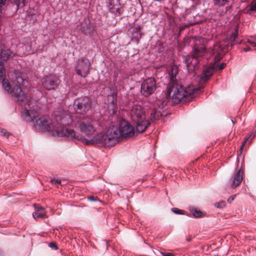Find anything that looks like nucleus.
Segmentation results:
<instances>
[{"label": "nucleus", "instance_id": "nucleus-1", "mask_svg": "<svg viewBox=\"0 0 256 256\" xmlns=\"http://www.w3.org/2000/svg\"><path fill=\"white\" fill-rule=\"evenodd\" d=\"M200 88H184L178 84L168 86L167 92L165 94V99L157 100L152 107L150 108L148 114H150V120L154 122L163 116L164 110L167 108L166 106L168 104L170 105L172 102L178 104L190 100L199 94Z\"/></svg>", "mask_w": 256, "mask_h": 256}, {"label": "nucleus", "instance_id": "nucleus-2", "mask_svg": "<svg viewBox=\"0 0 256 256\" xmlns=\"http://www.w3.org/2000/svg\"><path fill=\"white\" fill-rule=\"evenodd\" d=\"M64 134L63 132L61 134L66 136L67 139L72 140H81L86 145H98L99 146H110V144L106 137L104 132L98 133L92 138L88 140L79 134H76L74 130L64 129Z\"/></svg>", "mask_w": 256, "mask_h": 256}, {"label": "nucleus", "instance_id": "nucleus-3", "mask_svg": "<svg viewBox=\"0 0 256 256\" xmlns=\"http://www.w3.org/2000/svg\"><path fill=\"white\" fill-rule=\"evenodd\" d=\"M34 127L36 129L39 130L50 132L54 136L64 137L67 139L66 136L61 134L62 132L65 133L64 129L66 128L56 126L54 118L51 120L48 116H42L37 120L34 124Z\"/></svg>", "mask_w": 256, "mask_h": 256}, {"label": "nucleus", "instance_id": "nucleus-4", "mask_svg": "<svg viewBox=\"0 0 256 256\" xmlns=\"http://www.w3.org/2000/svg\"><path fill=\"white\" fill-rule=\"evenodd\" d=\"M226 50H229L228 46H226V48H224L222 44L218 43L214 46L212 54L215 55L214 62L212 64L204 68L200 76V78L202 80H208L212 76L214 72L218 70V62L222 58V52H224Z\"/></svg>", "mask_w": 256, "mask_h": 256}, {"label": "nucleus", "instance_id": "nucleus-5", "mask_svg": "<svg viewBox=\"0 0 256 256\" xmlns=\"http://www.w3.org/2000/svg\"><path fill=\"white\" fill-rule=\"evenodd\" d=\"M130 117L135 124L136 130L139 133L144 132L150 124V122L146 118V112L140 105L136 104L132 107Z\"/></svg>", "mask_w": 256, "mask_h": 256}, {"label": "nucleus", "instance_id": "nucleus-6", "mask_svg": "<svg viewBox=\"0 0 256 256\" xmlns=\"http://www.w3.org/2000/svg\"><path fill=\"white\" fill-rule=\"evenodd\" d=\"M205 47L202 45L196 44L193 48L191 56H183V60L186 64L188 72H192L198 69V58L202 56L205 53Z\"/></svg>", "mask_w": 256, "mask_h": 256}, {"label": "nucleus", "instance_id": "nucleus-7", "mask_svg": "<svg viewBox=\"0 0 256 256\" xmlns=\"http://www.w3.org/2000/svg\"><path fill=\"white\" fill-rule=\"evenodd\" d=\"M98 122L95 120L87 118H80L76 124V126L87 136H92L96 130Z\"/></svg>", "mask_w": 256, "mask_h": 256}, {"label": "nucleus", "instance_id": "nucleus-8", "mask_svg": "<svg viewBox=\"0 0 256 256\" xmlns=\"http://www.w3.org/2000/svg\"><path fill=\"white\" fill-rule=\"evenodd\" d=\"M2 83L4 90L15 96L18 101L24 102L26 99V96L19 86L16 85L12 89L10 83L6 78H2Z\"/></svg>", "mask_w": 256, "mask_h": 256}, {"label": "nucleus", "instance_id": "nucleus-9", "mask_svg": "<svg viewBox=\"0 0 256 256\" xmlns=\"http://www.w3.org/2000/svg\"><path fill=\"white\" fill-rule=\"evenodd\" d=\"M74 108L77 113H86L91 107V102L88 96L76 98L74 102Z\"/></svg>", "mask_w": 256, "mask_h": 256}, {"label": "nucleus", "instance_id": "nucleus-10", "mask_svg": "<svg viewBox=\"0 0 256 256\" xmlns=\"http://www.w3.org/2000/svg\"><path fill=\"white\" fill-rule=\"evenodd\" d=\"M54 116L56 126L73 130L66 126L72 124L73 122V120L70 115L62 112H58L57 114L54 112Z\"/></svg>", "mask_w": 256, "mask_h": 256}, {"label": "nucleus", "instance_id": "nucleus-11", "mask_svg": "<svg viewBox=\"0 0 256 256\" xmlns=\"http://www.w3.org/2000/svg\"><path fill=\"white\" fill-rule=\"evenodd\" d=\"M90 63L88 60L85 58L78 59L76 64V74L81 76L85 77L89 73Z\"/></svg>", "mask_w": 256, "mask_h": 256}, {"label": "nucleus", "instance_id": "nucleus-12", "mask_svg": "<svg viewBox=\"0 0 256 256\" xmlns=\"http://www.w3.org/2000/svg\"><path fill=\"white\" fill-rule=\"evenodd\" d=\"M156 88L155 80L152 78H149L142 82L141 93L144 96H148L155 92Z\"/></svg>", "mask_w": 256, "mask_h": 256}, {"label": "nucleus", "instance_id": "nucleus-13", "mask_svg": "<svg viewBox=\"0 0 256 256\" xmlns=\"http://www.w3.org/2000/svg\"><path fill=\"white\" fill-rule=\"evenodd\" d=\"M104 133L107 140L110 142L109 144H110V146L115 145L121 136L119 128L117 126H109Z\"/></svg>", "mask_w": 256, "mask_h": 256}, {"label": "nucleus", "instance_id": "nucleus-14", "mask_svg": "<svg viewBox=\"0 0 256 256\" xmlns=\"http://www.w3.org/2000/svg\"><path fill=\"white\" fill-rule=\"evenodd\" d=\"M43 87L46 90H52L56 88L60 83L59 78L54 74H50L42 80Z\"/></svg>", "mask_w": 256, "mask_h": 256}, {"label": "nucleus", "instance_id": "nucleus-15", "mask_svg": "<svg viewBox=\"0 0 256 256\" xmlns=\"http://www.w3.org/2000/svg\"><path fill=\"white\" fill-rule=\"evenodd\" d=\"M119 129L122 137H130L134 135V128L124 119L120 121Z\"/></svg>", "mask_w": 256, "mask_h": 256}, {"label": "nucleus", "instance_id": "nucleus-16", "mask_svg": "<svg viewBox=\"0 0 256 256\" xmlns=\"http://www.w3.org/2000/svg\"><path fill=\"white\" fill-rule=\"evenodd\" d=\"M16 55L15 52L7 48L4 44L0 46V60L6 61L14 58Z\"/></svg>", "mask_w": 256, "mask_h": 256}, {"label": "nucleus", "instance_id": "nucleus-17", "mask_svg": "<svg viewBox=\"0 0 256 256\" xmlns=\"http://www.w3.org/2000/svg\"><path fill=\"white\" fill-rule=\"evenodd\" d=\"M30 108L26 107L24 112L22 114L24 119L26 122H32L38 116V112L34 108L32 110L30 104H28Z\"/></svg>", "mask_w": 256, "mask_h": 256}, {"label": "nucleus", "instance_id": "nucleus-18", "mask_svg": "<svg viewBox=\"0 0 256 256\" xmlns=\"http://www.w3.org/2000/svg\"><path fill=\"white\" fill-rule=\"evenodd\" d=\"M243 172L238 170L234 174L231 180L230 186L232 188H236L241 183L242 180Z\"/></svg>", "mask_w": 256, "mask_h": 256}, {"label": "nucleus", "instance_id": "nucleus-19", "mask_svg": "<svg viewBox=\"0 0 256 256\" xmlns=\"http://www.w3.org/2000/svg\"><path fill=\"white\" fill-rule=\"evenodd\" d=\"M140 30L141 28L138 25H134L128 30V32L132 34V39L138 41L141 38L142 33Z\"/></svg>", "mask_w": 256, "mask_h": 256}, {"label": "nucleus", "instance_id": "nucleus-20", "mask_svg": "<svg viewBox=\"0 0 256 256\" xmlns=\"http://www.w3.org/2000/svg\"><path fill=\"white\" fill-rule=\"evenodd\" d=\"M35 212L33 213L32 216L34 218L37 220L40 218H44L46 216V212L44 208L42 206H38L36 204L34 205Z\"/></svg>", "mask_w": 256, "mask_h": 256}, {"label": "nucleus", "instance_id": "nucleus-21", "mask_svg": "<svg viewBox=\"0 0 256 256\" xmlns=\"http://www.w3.org/2000/svg\"><path fill=\"white\" fill-rule=\"evenodd\" d=\"M238 38V28L236 29L235 31L232 34L230 35L229 40L230 42V46L229 43L226 44H224L223 42H219L218 44H222L224 48H226V46H229V50H230L233 45L235 44H238L240 43L238 40H236Z\"/></svg>", "mask_w": 256, "mask_h": 256}, {"label": "nucleus", "instance_id": "nucleus-22", "mask_svg": "<svg viewBox=\"0 0 256 256\" xmlns=\"http://www.w3.org/2000/svg\"><path fill=\"white\" fill-rule=\"evenodd\" d=\"M178 74V68L176 67H172L171 70L168 72L170 76L169 86L178 84L176 83V75Z\"/></svg>", "mask_w": 256, "mask_h": 256}, {"label": "nucleus", "instance_id": "nucleus-23", "mask_svg": "<svg viewBox=\"0 0 256 256\" xmlns=\"http://www.w3.org/2000/svg\"><path fill=\"white\" fill-rule=\"evenodd\" d=\"M80 29L86 34H90L93 30V28L88 20L83 22L81 24Z\"/></svg>", "mask_w": 256, "mask_h": 256}, {"label": "nucleus", "instance_id": "nucleus-24", "mask_svg": "<svg viewBox=\"0 0 256 256\" xmlns=\"http://www.w3.org/2000/svg\"><path fill=\"white\" fill-rule=\"evenodd\" d=\"M120 9L118 0H110V10L112 13L118 12Z\"/></svg>", "mask_w": 256, "mask_h": 256}, {"label": "nucleus", "instance_id": "nucleus-25", "mask_svg": "<svg viewBox=\"0 0 256 256\" xmlns=\"http://www.w3.org/2000/svg\"><path fill=\"white\" fill-rule=\"evenodd\" d=\"M190 210L194 218H198L202 216V212L196 208H190Z\"/></svg>", "mask_w": 256, "mask_h": 256}, {"label": "nucleus", "instance_id": "nucleus-26", "mask_svg": "<svg viewBox=\"0 0 256 256\" xmlns=\"http://www.w3.org/2000/svg\"><path fill=\"white\" fill-rule=\"evenodd\" d=\"M228 2V0H213L214 4L216 6L222 8Z\"/></svg>", "mask_w": 256, "mask_h": 256}, {"label": "nucleus", "instance_id": "nucleus-27", "mask_svg": "<svg viewBox=\"0 0 256 256\" xmlns=\"http://www.w3.org/2000/svg\"><path fill=\"white\" fill-rule=\"evenodd\" d=\"M222 7V8H220L218 10V13L220 16H224L226 14L227 12L230 9V6H226L224 7V6Z\"/></svg>", "mask_w": 256, "mask_h": 256}, {"label": "nucleus", "instance_id": "nucleus-28", "mask_svg": "<svg viewBox=\"0 0 256 256\" xmlns=\"http://www.w3.org/2000/svg\"><path fill=\"white\" fill-rule=\"evenodd\" d=\"M27 2L28 0H17L16 1V4L18 8L24 6Z\"/></svg>", "mask_w": 256, "mask_h": 256}, {"label": "nucleus", "instance_id": "nucleus-29", "mask_svg": "<svg viewBox=\"0 0 256 256\" xmlns=\"http://www.w3.org/2000/svg\"><path fill=\"white\" fill-rule=\"evenodd\" d=\"M5 76V68L3 62H0V77Z\"/></svg>", "mask_w": 256, "mask_h": 256}, {"label": "nucleus", "instance_id": "nucleus-30", "mask_svg": "<svg viewBox=\"0 0 256 256\" xmlns=\"http://www.w3.org/2000/svg\"><path fill=\"white\" fill-rule=\"evenodd\" d=\"M252 12H256V2L250 5V8L248 10V13L251 14Z\"/></svg>", "mask_w": 256, "mask_h": 256}, {"label": "nucleus", "instance_id": "nucleus-31", "mask_svg": "<svg viewBox=\"0 0 256 256\" xmlns=\"http://www.w3.org/2000/svg\"><path fill=\"white\" fill-rule=\"evenodd\" d=\"M226 204V202L224 200H222V201L220 202L216 203L215 204V206L216 207H217L218 208H222L225 206Z\"/></svg>", "mask_w": 256, "mask_h": 256}, {"label": "nucleus", "instance_id": "nucleus-32", "mask_svg": "<svg viewBox=\"0 0 256 256\" xmlns=\"http://www.w3.org/2000/svg\"><path fill=\"white\" fill-rule=\"evenodd\" d=\"M172 210L176 214H184V211L182 210H180L176 208H174L172 209Z\"/></svg>", "mask_w": 256, "mask_h": 256}, {"label": "nucleus", "instance_id": "nucleus-33", "mask_svg": "<svg viewBox=\"0 0 256 256\" xmlns=\"http://www.w3.org/2000/svg\"><path fill=\"white\" fill-rule=\"evenodd\" d=\"M49 246L50 248H53L54 250L58 249V246L56 243L54 242H50L49 244Z\"/></svg>", "mask_w": 256, "mask_h": 256}, {"label": "nucleus", "instance_id": "nucleus-34", "mask_svg": "<svg viewBox=\"0 0 256 256\" xmlns=\"http://www.w3.org/2000/svg\"><path fill=\"white\" fill-rule=\"evenodd\" d=\"M4 130H0V134L3 135V136H6L7 138H8V136H10V134L8 133H6V132H4Z\"/></svg>", "mask_w": 256, "mask_h": 256}, {"label": "nucleus", "instance_id": "nucleus-35", "mask_svg": "<svg viewBox=\"0 0 256 256\" xmlns=\"http://www.w3.org/2000/svg\"><path fill=\"white\" fill-rule=\"evenodd\" d=\"M249 138H245L244 142H242V146H240V153L242 152V151L244 148V146L246 143V142L247 140H248V139Z\"/></svg>", "mask_w": 256, "mask_h": 256}, {"label": "nucleus", "instance_id": "nucleus-36", "mask_svg": "<svg viewBox=\"0 0 256 256\" xmlns=\"http://www.w3.org/2000/svg\"><path fill=\"white\" fill-rule=\"evenodd\" d=\"M60 182H61V180H58V179H52V180H51V182L52 184H60Z\"/></svg>", "mask_w": 256, "mask_h": 256}, {"label": "nucleus", "instance_id": "nucleus-37", "mask_svg": "<svg viewBox=\"0 0 256 256\" xmlns=\"http://www.w3.org/2000/svg\"><path fill=\"white\" fill-rule=\"evenodd\" d=\"M226 64L222 62V63L220 66L218 68V70H220L224 68L226 66Z\"/></svg>", "mask_w": 256, "mask_h": 256}, {"label": "nucleus", "instance_id": "nucleus-38", "mask_svg": "<svg viewBox=\"0 0 256 256\" xmlns=\"http://www.w3.org/2000/svg\"><path fill=\"white\" fill-rule=\"evenodd\" d=\"M88 200L90 201H96L97 200V198L96 196H91L88 198Z\"/></svg>", "mask_w": 256, "mask_h": 256}, {"label": "nucleus", "instance_id": "nucleus-39", "mask_svg": "<svg viewBox=\"0 0 256 256\" xmlns=\"http://www.w3.org/2000/svg\"><path fill=\"white\" fill-rule=\"evenodd\" d=\"M248 42L252 46H253L254 48H255V50H256V42H252V41H250V40H248Z\"/></svg>", "mask_w": 256, "mask_h": 256}, {"label": "nucleus", "instance_id": "nucleus-40", "mask_svg": "<svg viewBox=\"0 0 256 256\" xmlns=\"http://www.w3.org/2000/svg\"><path fill=\"white\" fill-rule=\"evenodd\" d=\"M235 197V195H232V196H230L228 200H227V201L228 202H231L234 199Z\"/></svg>", "mask_w": 256, "mask_h": 256}, {"label": "nucleus", "instance_id": "nucleus-41", "mask_svg": "<svg viewBox=\"0 0 256 256\" xmlns=\"http://www.w3.org/2000/svg\"><path fill=\"white\" fill-rule=\"evenodd\" d=\"M162 256H173L172 253L165 254L164 252H162Z\"/></svg>", "mask_w": 256, "mask_h": 256}, {"label": "nucleus", "instance_id": "nucleus-42", "mask_svg": "<svg viewBox=\"0 0 256 256\" xmlns=\"http://www.w3.org/2000/svg\"><path fill=\"white\" fill-rule=\"evenodd\" d=\"M243 50L245 52H248V51H249V50H251V48L250 47H248V46H246V47L244 48Z\"/></svg>", "mask_w": 256, "mask_h": 256}, {"label": "nucleus", "instance_id": "nucleus-43", "mask_svg": "<svg viewBox=\"0 0 256 256\" xmlns=\"http://www.w3.org/2000/svg\"><path fill=\"white\" fill-rule=\"evenodd\" d=\"M0 256H3V253L1 250H0Z\"/></svg>", "mask_w": 256, "mask_h": 256}, {"label": "nucleus", "instance_id": "nucleus-44", "mask_svg": "<svg viewBox=\"0 0 256 256\" xmlns=\"http://www.w3.org/2000/svg\"><path fill=\"white\" fill-rule=\"evenodd\" d=\"M186 240H187L188 242H190V241L191 240V238H187V239H186Z\"/></svg>", "mask_w": 256, "mask_h": 256}, {"label": "nucleus", "instance_id": "nucleus-45", "mask_svg": "<svg viewBox=\"0 0 256 256\" xmlns=\"http://www.w3.org/2000/svg\"><path fill=\"white\" fill-rule=\"evenodd\" d=\"M20 80L22 81V82L24 80L22 78H20Z\"/></svg>", "mask_w": 256, "mask_h": 256}]
</instances>
